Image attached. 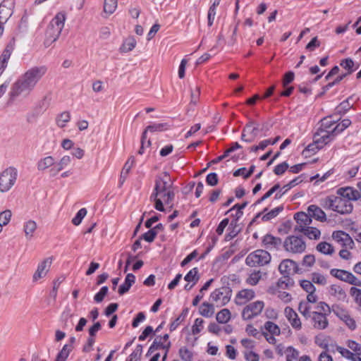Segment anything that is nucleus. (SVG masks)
I'll use <instances>...</instances> for the list:
<instances>
[{
  "instance_id": "obj_1",
  "label": "nucleus",
  "mask_w": 361,
  "mask_h": 361,
  "mask_svg": "<svg viewBox=\"0 0 361 361\" xmlns=\"http://www.w3.org/2000/svg\"><path fill=\"white\" fill-rule=\"evenodd\" d=\"M172 183L169 175L164 172L163 176H158L155 180V186L150 200L154 201L155 209L164 211L163 203L170 204L174 198V192L171 189Z\"/></svg>"
},
{
  "instance_id": "obj_2",
  "label": "nucleus",
  "mask_w": 361,
  "mask_h": 361,
  "mask_svg": "<svg viewBox=\"0 0 361 361\" xmlns=\"http://www.w3.org/2000/svg\"><path fill=\"white\" fill-rule=\"evenodd\" d=\"M66 18V13L59 12L51 20L45 33L44 44L46 47H49L59 39L64 27Z\"/></svg>"
},
{
  "instance_id": "obj_3",
  "label": "nucleus",
  "mask_w": 361,
  "mask_h": 361,
  "mask_svg": "<svg viewBox=\"0 0 361 361\" xmlns=\"http://www.w3.org/2000/svg\"><path fill=\"white\" fill-rule=\"evenodd\" d=\"M323 206L340 214H349L353 211V204L344 197L330 195L324 200Z\"/></svg>"
},
{
  "instance_id": "obj_4",
  "label": "nucleus",
  "mask_w": 361,
  "mask_h": 361,
  "mask_svg": "<svg viewBox=\"0 0 361 361\" xmlns=\"http://www.w3.org/2000/svg\"><path fill=\"white\" fill-rule=\"evenodd\" d=\"M32 87L25 79L20 76L12 85L9 92V97L12 101L16 100L17 98H27L30 96L31 92L34 90Z\"/></svg>"
},
{
  "instance_id": "obj_5",
  "label": "nucleus",
  "mask_w": 361,
  "mask_h": 361,
  "mask_svg": "<svg viewBox=\"0 0 361 361\" xmlns=\"http://www.w3.org/2000/svg\"><path fill=\"white\" fill-rule=\"evenodd\" d=\"M70 159H40L37 164L39 170H47L51 176H56L69 164Z\"/></svg>"
},
{
  "instance_id": "obj_6",
  "label": "nucleus",
  "mask_w": 361,
  "mask_h": 361,
  "mask_svg": "<svg viewBox=\"0 0 361 361\" xmlns=\"http://www.w3.org/2000/svg\"><path fill=\"white\" fill-rule=\"evenodd\" d=\"M47 71L48 67L46 65L34 66L26 70L20 76L35 88Z\"/></svg>"
},
{
  "instance_id": "obj_7",
  "label": "nucleus",
  "mask_w": 361,
  "mask_h": 361,
  "mask_svg": "<svg viewBox=\"0 0 361 361\" xmlns=\"http://www.w3.org/2000/svg\"><path fill=\"white\" fill-rule=\"evenodd\" d=\"M271 259V257L269 252L259 249L247 256L245 263L250 267H260L269 264Z\"/></svg>"
},
{
  "instance_id": "obj_8",
  "label": "nucleus",
  "mask_w": 361,
  "mask_h": 361,
  "mask_svg": "<svg viewBox=\"0 0 361 361\" xmlns=\"http://www.w3.org/2000/svg\"><path fill=\"white\" fill-rule=\"evenodd\" d=\"M231 289L229 287L222 286L215 289L209 296L210 301L217 307L226 305L231 299Z\"/></svg>"
},
{
  "instance_id": "obj_9",
  "label": "nucleus",
  "mask_w": 361,
  "mask_h": 361,
  "mask_svg": "<svg viewBox=\"0 0 361 361\" xmlns=\"http://www.w3.org/2000/svg\"><path fill=\"white\" fill-rule=\"evenodd\" d=\"M283 247L288 252L300 254L305 251L306 243L302 238L290 235L285 239Z\"/></svg>"
},
{
  "instance_id": "obj_10",
  "label": "nucleus",
  "mask_w": 361,
  "mask_h": 361,
  "mask_svg": "<svg viewBox=\"0 0 361 361\" xmlns=\"http://www.w3.org/2000/svg\"><path fill=\"white\" fill-rule=\"evenodd\" d=\"M17 178V171L15 168L9 167L0 173V191H8L15 184Z\"/></svg>"
},
{
  "instance_id": "obj_11",
  "label": "nucleus",
  "mask_w": 361,
  "mask_h": 361,
  "mask_svg": "<svg viewBox=\"0 0 361 361\" xmlns=\"http://www.w3.org/2000/svg\"><path fill=\"white\" fill-rule=\"evenodd\" d=\"M330 274L332 276L337 279L353 285L355 286L361 287V281L359 280L351 272L344 269H332L330 271Z\"/></svg>"
},
{
  "instance_id": "obj_12",
  "label": "nucleus",
  "mask_w": 361,
  "mask_h": 361,
  "mask_svg": "<svg viewBox=\"0 0 361 361\" xmlns=\"http://www.w3.org/2000/svg\"><path fill=\"white\" fill-rule=\"evenodd\" d=\"M264 307V302L257 300L247 305L243 310L242 317L244 320H250L258 316Z\"/></svg>"
},
{
  "instance_id": "obj_13",
  "label": "nucleus",
  "mask_w": 361,
  "mask_h": 361,
  "mask_svg": "<svg viewBox=\"0 0 361 361\" xmlns=\"http://www.w3.org/2000/svg\"><path fill=\"white\" fill-rule=\"evenodd\" d=\"M294 219L296 224L294 226L295 233H301L310 226L312 222L311 216L303 212H299L294 214Z\"/></svg>"
},
{
  "instance_id": "obj_14",
  "label": "nucleus",
  "mask_w": 361,
  "mask_h": 361,
  "mask_svg": "<svg viewBox=\"0 0 361 361\" xmlns=\"http://www.w3.org/2000/svg\"><path fill=\"white\" fill-rule=\"evenodd\" d=\"M255 123L253 121H250L244 127L241 135V140L243 141L251 142L257 138L259 130Z\"/></svg>"
},
{
  "instance_id": "obj_15",
  "label": "nucleus",
  "mask_w": 361,
  "mask_h": 361,
  "mask_svg": "<svg viewBox=\"0 0 361 361\" xmlns=\"http://www.w3.org/2000/svg\"><path fill=\"white\" fill-rule=\"evenodd\" d=\"M52 263V257H47L39 263L37 270L32 276V281L36 282L44 278L49 271Z\"/></svg>"
},
{
  "instance_id": "obj_16",
  "label": "nucleus",
  "mask_w": 361,
  "mask_h": 361,
  "mask_svg": "<svg viewBox=\"0 0 361 361\" xmlns=\"http://www.w3.org/2000/svg\"><path fill=\"white\" fill-rule=\"evenodd\" d=\"M14 1L4 0L0 4V23H6L13 13Z\"/></svg>"
},
{
  "instance_id": "obj_17",
  "label": "nucleus",
  "mask_w": 361,
  "mask_h": 361,
  "mask_svg": "<svg viewBox=\"0 0 361 361\" xmlns=\"http://www.w3.org/2000/svg\"><path fill=\"white\" fill-rule=\"evenodd\" d=\"M322 142V135L319 137L317 134L314 136V142L310 144L303 151L302 156L305 158L310 157L315 154V153L324 145Z\"/></svg>"
},
{
  "instance_id": "obj_18",
  "label": "nucleus",
  "mask_w": 361,
  "mask_h": 361,
  "mask_svg": "<svg viewBox=\"0 0 361 361\" xmlns=\"http://www.w3.org/2000/svg\"><path fill=\"white\" fill-rule=\"evenodd\" d=\"M284 314L293 329L296 330H300L302 329L301 321L298 314L292 307H286L284 310Z\"/></svg>"
},
{
  "instance_id": "obj_19",
  "label": "nucleus",
  "mask_w": 361,
  "mask_h": 361,
  "mask_svg": "<svg viewBox=\"0 0 361 361\" xmlns=\"http://www.w3.org/2000/svg\"><path fill=\"white\" fill-rule=\"evenodd\" d=\"M297 269V263L295 261L289 259L283 260L279 266V270L283 276H289L291 273L296 272Z\"/></svg>"
},
{
  "instance_id": "obj_20",
  "label": "nucleus",
  "mask_w": 361,
  "mask_h": 361,
  "mask_svg": "<svg viewBox=\"0 0 361 361\" xmlns=\"http://www.w3.org/2000/svg\"><path fill=\"white\" fill-rule=\"evenodd\" d=\"M313 326L314 329L323 330L326 329L329 322L325 314L319 312H313L312 316Z\"/></svg>"
},
{
  "instance_id": "obj_21",
  "label": "nucleus",
  "mask_w": 361,
  "mask_h": 361,
  "mask_svg": "<svg viewBox=\"0 0 361 361\" xmlns=\"http://www.w3.org/2000/svg\"><path fill=\"white\" fill-rule=\"evenodd\" d=\"M255 296V291L252 289H243L240 290L235 298V302L238 305H242L253 299Z\"/></svg>"
},
{
  "instance_id": "obj_22",
  "label": "nucleus",
  "mask_w": 361,
  "mask_h": 361,
  "mask_svg": "<svg viewBox=\"0 0 361 361\" xmlns=\"http://www.w3.org/2000/svg\"><path fill=\"white\" fill-rule=\"evenodd\" d=\"M335 314L343 320L350 329H355L356 324L355 320L350 317L348 312L343 308L336 307L334 310Z\"/></svg>"
},
{
  "instance_id": "obj_23",
  "label": "nucleus",
  "mask_w": 361,
  "mask_h": 361,
  "mask_svg": "<svg viewBox=\"0 0 361 361\" xmlns=\"http://www.w3.org/2000/svg\"><path fill=\"white\" fill-rule=\"evenodd\" d=\"M262 243L264 246L269 250L274 249L277 250L281 246L282 240L279 237H275L271 234H267L263 238Z\"/></svg>"
},
{
  "instance_id": "obj_24",
  "label": "nucleus",
  "mask_w": 361,
  "mask_h": 361,
  "mask_svg": "<svg viewBox=\"0 0 361 361\" xmlns=\"http://www.w3.org/2000/svg\"><path fill=\"white\" fill-rule=\"evenodd\" d=\"M280 136H277L274 140L268 139L262 140L257 145L248 147V149L250 152H255L257 154V155H259V153L264 151L269 145L276 144L280 140Z\"/></svg>"
},
{
  "instance_id": "obj_25",
  "label": "nucleus",
  "mask_w": 361,
  "mask_h": 361,
  "mask_svg": "<svg viewBox=\"0 0 361 361\" xmlns=\"http://www.w3.org/2000/svg\"><path fill=\"white\" fill-rule=\"evenodd\" d=\"M332 238L338 243H342L344 246H350L353 241L350 235L344 231H337L332 233Z\"/></svg>"
},
{
  "instance_id": "obj_26",
  "label": "nucleus",
  "mask_w": 361,
  "mask_h": 361,
  "mask_svg": "<svg viewBox=\"0 0 361 361\" xmlns=\"http://www.w3.org/2000/svg\"><path fill=\"white\" fill-rule=\"evenodd\" d=\"M307 211L308 214L311 216V218H314L321 222H324L326 220V214L320 207L317 205H310L307 208Z\"/></svg>"
},
{
  "instance_id": "obj_27",
  "label": "nucleus",
  "mask_w": 361,
  "mask_h": 361,
  "mask_svg": "<svg viewBox=\"0 0 361 361\" xmlns=\"http://www.w3.org/2000/svg\"><path fill=\"white\" fill-rule=\"evenodd\" d=\"M329 293L331 295L341 301H345L347 299V294L344 289L338 284H332L329 287Z\"/></svg>"
},
{
  "instance_id": "obj_28",
  "label": "nucleus",
  "mask_w": 361,
  "mask_h": 361,
  "mask_svg": "<svg viewBox=\"0 0 361 361\" xmlns=\"http://www.w3.org/2000/svg\"><path fill=\"white\" fill-rule=\"evenodd\" d=\"M344 130L345 128H343L341 124L338 123L331 130V131H322L324 133V135H322V142H324V144H328L334 138L336 135L341 133Z\"/></svg>"
},
{
  "instance_id": "obj_29",
  "label": "nucleus",
  "mask_w": 361,
  "mask_h": 361,
  "mask_svg": "<svg viewBox=\"0 0 361 361\" xmlns=\"http://www.w3.org/2000/svg\"><path fill=\"white\" fill-rule=\"evenodd\" d=\"M71 113L68 111H63L57 114L55 117V123L59 128H63L71 121Z\"/></svg>"
},
{
  "instance_id": "obj_30",
  "label": "nucleus",
  "mask_w": 361,
  "mask_h": 361,
  "mask_svg": "<svg viewBox=\"0 0 361 361\" xmlns=\"http://www.w3.org/2000/svg\"><path fill=\"white\" fill-rule=\"evenodd\" d=\"M293 279L289 276L285 275L278 280L275 286H270L269 288H277V290H282L293 286Z\"/></svg>"
},
{
  "instance_id": "obj_31",
  "label": "nucleus",
  "mask_w": 361,
  "mask_h": 361,
  "mask_svg": "<svg viewBox=\"0 0 361 361\" xmlns=\"http://www.w3.org/2000/svg\"><path fill=\"white\" fill-rule=\"evenodd\" d=\"M137 44V41L133 36H128L126 37L121 46L119 48V51L121 53H128L131 51Z\"/></svg>"
},
{
  "instance_id": "obj_32",
  "label": "nucleus",
  "mask_w": 361,
  "mask_h": 361,
  "mask_svg": "<svg viewBox=\"0 0 361 361\" xmlns=\"http://www.w3.org/2000/svg\"><path fill=\"white\" fill-rule=\"evenodd\" d=\"M214 304L208 302L202 303L199 308L200 314L207 318L212 317L214 314Z\"/></svg>"
},
{
  "instance_id": "obj_33",
  "label": "nucleus",
  "mask_w": 361,
  "mask_h": 361,
  "mask_svg": "<svg viewBox=\"0 0 361 361\" xmlns=\"http://www.w3.org/2000/svg\"><path fill=\"white\" fill-rule=\"evenodd\" d=\"M135 276L133 274H128L126 276L124 283L118 288V293L123 295L127 293L132 285L135 283Z\"/></svg>"
},
{
  "instance_id": "obj_34",
  "label": "nucleus",
  "mask_w": 361,
  "mask_h": 361,
  "mask_svg": "<svg viewBox=\"0 0 361 361\" xmlns=\"http://www.w3.org/2000/svg\"><path fill=\"white\" fill-rule=\"evenodd\" d=\"M37 228V223L33 220H28L23 225V231L27 240H30Z\"/></svg>"
},
{
  "instance_id": "obj_35",
  "label": "nucleus",
  "mask_w": 361,
  "mask_h": 361,
  "mask_svg": "<svg viewBox=\"0 0 361 361\" xmlns=\"http://www.w3.org/2000/svg\"><path fill=\"white\" fill-rule=\"evenodd\" d=\"M170 347H171V342L169 341L166 344H164L161 341V338H155L153 343L149 347L148 352H147V355L152 354L155 350H159V349H164V350H166V351H169Z\"/></svg>"
},
{
  "instance_id": "obj_36",
  "label": "nucleus",
  "mask_w": 361,
  "mask_h": 361,
  "mask_svg": "<svg viewBox=\"0 0 361 361\" xmlns=\"http://www.w3.org/2000/svg\"><path fill=\"white\" fill-rule=\"evenodd\" d=\"M118 0H104L103 6V11L105 14L104 17L107 18L113 14L117 8Z\"/></svg>"
},
{
  "instance_id": "obj_37",
  "label": "nucleus",
  "mask_w": 361,
  "mask_h": 361,
  "mask_svg": "<svg viewBox=\"0 0 361 361\" xmlns=\"http://www.w3.org/2000/svg\"><path fill=\"white\" fill-rule=\"evenodd\" d=\"M277 288H269L267 292L271 295H277V297L284 303H288L291 301L292 297L290 294L286 291L277 290Z\"/></svg>"
},
{
  "instance_id": "obj_38",
  "label": "nucleus",
  "mask_w": 361,
  "mask_h": 361,
  "mask_svg": "<svg viewBox=\"0 0 361 361\" xmlns=\"http://www.w3.org/2000/svg\"><path fill=\"white\" fill-rule=\"evenodd\" d=\"M302 180H300V177H297L295 178H294L293 180H292L291 181H290L288 184L285 185L283 187V189H284L283 191H282L281 190H279L278 192L276 193L275 195V197L274 198L276 200H279L280 198H281V197L288 191L289 190L290 188L295 187V185H298Z\"/></svg>"
},
{
  "instance_id": "obj_39",
  "label": "nucleus",
  "mask_w": 361,
  "mask_h": 361,
  "mask_svg": "<svg viewBox=\"0 0 361 361\" xmlns=\"http://www.w3.org/2000/svg\"><path fill=\"white\" fill-rule=\"evenodd\" d=\"M335 124L334 121H331V118H324L322 120L321 127L319 129V131L316 133L318 136H321V135H324V132L331 131V127Z\"/></svg>"
},
{
  "instance_id": "obj_40",
  "label": "nucleus",
  "mask_w": 361,
  "mask_h": 361,
  "mask_svg": "<svg viewBox=\"0 0 361 361\" xmlns=\"http://www.w3.org/2000/svg\"><path fill=\"white\" fill-rule=\"evenodd\" d=\"M302 233L310 240H319L321 236V231L318 228L310 226Z\"/></svg>"
},
{
  "instance_id": "obj_41",
  "label": "nucleus",
  "mask_w": 361,
  "mask_h": 361,
  "mask_svg": "<svg viewBox=\"0 0 361 361\" xmlns=\"http://www.w3.org/2000/svg\"><path fill=\"white\" fill-rule=\"evenodd\" d=\"M316 249L317 251L324 255H331L334 252V247L326 242L319 243L317 245Z\"/></svg>"
},
{
  "instance_id": "obj_42",
  "label": "nucleus",
  "mask_w": 361,
  "mask_h": 361,
  "mask_svg": "<svg viewBox=\"0 0 361 361\" xmlns=\"http://www.w3.org/2000/svg\"><path fill=\"white\" fill-rule=\"evenodd\" d=\"M73 315L74 314L71 312V308L66 307L61 314V320L63 323V328H66L73 324L72 321H69V319H71Z\"/></svg>"
},
{
  "instance_id": "obj_43",
  "label": "nucleus",
  "mask_w": 361,
  "mask_h": 361,
  "mask_svg": "<svg viewBox=\"0 0 361 361\" xmlns=\"http://www.w3.org/2000/svg\"><path fill=\"white\" fill-rule=\"evenodd\" d=\"M216 321L221 324H226L231 319V312L228 309H223L216 316Z\"/></svg>"
},
{
  "instance_id": "obj_44",
  "label": "nucleus",
  "mask_w": 361,
  "mask_h": 361,
  "mask_svg": "<svg viewBox=\"0 0 361 361\" xmlns=\"http://www.w3.org/2000/svg\"><path fill=\"white\" fill-rule=\"evenodd\" d=\"M263 329L271 335H279L281 333L279 326L269 321L264 323Z\"/></svg>"
},
{
  "instance_id": "obj_45",
  "label": "nucleus",
  "mask_w": 361,
  "mask_h": 361,
  "mask_svg": "<svg viewBox=\"0 0 361 361\" xmlns=\"http://www.w3.org/2000/svg\"><path fill=\"white\" fill-rule=\"evenodd\" d=\"M184 279L188 282H193V285H195L200 279L198 275V269L195 267L189 271V272L185 276Z\"/></svg>"
},
{
  "instance_id": "obj_46",
  "label": "nucleus",
  "mask_w": 361,
  "mask_h": 361,
  "mask_svg": "<svg viewBox=\"0 0 361 361\" xmlns=\"http://www.w3.org/2000/svg\"><path fill=\"white\" fill-rule=\"evenodd\" d=\"M166 126V124L164 123H156L152 126H148L144 132L142 133L143 138L147 139V134L148 132L150 133H154V132H159L163 130L164 127Z\"/></svg>"
},
{
  "instance_id": "obj_47",
  "label": "nucleus",
  "mask_w": 361,
  "mask_h": 361,
  "mask_svg": "<svg viewBox=\"0 0 361 361\" xmlns=\"http://www.w3.org/2000/svg\"><path fill=\"white\" fill-rule=\"evenodd\" d=\"M283 206L277 207L271 209L270 212L264 214L262 216V219L264 221H268L272 219L273 218L276 217V216H278L279 214L283 211Z\"/></svg>"
},
{
  "instance_id": "obj_48",
  "label": "nucleus",
  "mask_w": 361,
  "mask_h": 361,
  "mask_svg": "<svg viewBox=\"0 0 361 361\" xmlns=\"http://www.w3.org/2000/svg\"><path fill=\"white\" fill-rule=\"evenodd\" d=\"M262 278V273L260 271H254L251 273L248 278L246 279L247 283L251 286L257 285Z\"/></svg>"
},
{
  "instance_id": "obj_49",
  "label": "nucleus",
  "mask_w": 361,
  "mask_h": 361,
  "mask_svg": "<svg viewBox=\"0 0 361 361\" xmlns=\"http://www.w3.org/2000/svg\"><path fill=\"white\" fill-rule=\"evenodd\" d=\"M311 281L312 283L321 286H325L327 283V280L325 276L318 272H313L311 274Z\"/></svg>"
},
{
  "instance_id": "obj_50",
  "label": "nucleus",
  "mask_w": 361,
  "mask_h": 361,
  "mask_svg": "<svg viewBox=\"0 0 361 361\" xmlns=\"http://www.w3.org/2000/svg\"><path fill=\"white\" fill-rule=\"evenodd\" d=\"M188 312V308L184 309L181 314L170 325V330L174 331L178 325L185 319Z\"/></svg>"
},
{
  "instance_id": "obj_51",
  "label": "nucleus",
  "mask_w": 361,
  "mask_h": 361,
  "mask_svg": "<svg viewBox=\"0 0 361 361\" xmlns=\"http://www.w3.org/2000/svg\"><path fill=\"white\" fill-rule=\"evenodd\" d=\"M340 65L345 70H347V74L348 75H350L352 73L354 72L355 71V68H354V61L348 58V59H343L341 61Z\"/></svg>"
},
{
  "instance_id": "obj_52",
  "label": "nucleus",
  "mask_w": 361,
  "mask_h": 361,
  "mask_svg": "<svg viewBox=\"0 0 361 361\" xmlns=\"http://www.w3.org/2000/svg\"><path fill=\"white\" fill-rule=\"evenodd\" d=\"M11 216L12 213L9 209L0 212V225L2 226H6L10 222Z\"/></svg>"
},
{
  "instance_id": "obj_53",
  "label": "nucleus",
  "mask_w": 361,
  "mask_h": 361,
  "mask_svg": "<svg viewBox=\"0 0 361 361\" xmlns=\"http://www.w3.org/2000/svg\"><path fill=\"white\" fill-rule=\"evenodd\" d=\"M299 312L305 317H310V307L307 302L301 301L298 306Z\"/></svg>"
},
{
  "instance_id": "obj_54",
  "label": "nucleus",
  "mask_w": 361,
  "mask_h": 361,
  "mask_svg": "<svg viewBox=\"0 0 361 361\" xmlns=\"http://www.w3.org/2000/svg\"><path fill=\"white\" fill-rule=\"evenodd\" d=\"M351 107L352 105L349 103L348 100L347 99L341 102L336 108V112L339 115H342L345 114Z\"/></svg>"
},
{
  "instance_id": "obj_55",
  "label": "nucleus",
  "mask_w": 361,
  "mask_h": 361,
  "mask_svg": "<svg viewBox=\"0 0 361 361\" xmlns=\"http://www.w3.org/2000/svg\"><path fill=\"white\" fill-rule=\"evenodd\" d=\"M350 294L354 298L355 302L361 307V290L356 287H351Z\"/></svg>"
},
{
  "instance_id": "obj_56",
  "label": "nucleus",
  "mask_w": 361,
  "mask_h": 361,
  "mask_svg": "<svg viewBox=\"0 0 361 361\" xmlns=\"http://www.w3.org/2000/svg\"><path fill=\"white\" fill-rule=\"evenodd\" d=\"M87 212L85 208L80 209L78 212L75 217L72 219L73 224H74L75 226H78L79 224H80L82 219L86 216Z\"/></svg>"
},
{
  "instance_id": "obj_57",
  "label": "nucleus",
  "mask_w": 361,
  "mask_h": 361,
  "mask_svg": "<svg viewBox=\"0 0 361 361\" xmlns=\"http://www.w3.org/2000/svg\"><path fill=\"white\" fill-rule=\"evenodd\" d=\"M286 360H295L298 359L299 356V352L298 350L295 349L292 346H289L287 348L286 350Z\"/></svg>"
},
{
  "instance_id": "obj_58",
  "label": "nucleus",
  "mask_w": 361,
  "mask_h": 361,
  "mask_svg": "<svg viewBox=\"0 0 361 361\" xmlns=\"http://www.w3.org/2000/svg\"><path fill=\"white\" fill-rule=\"evenodd\" d=\"M254 169H255L254 166H251L248 171H247V169L244 167L239 169L233 173V176H242L245 178H247L252 173Z\"/></svg>"
},
{
  "instance_id": "obj_59",
  "label": "nucleus",
  "mask_w": 361,
  "mask_h": 361,
  "mask_svg": "<svg viewBox=\"0 0 361 361\" xmlns=\"http://www.w3.org/2000/svg\"><path fill=\"white\" fill-rule=\"evenodd\" d=\"M300 284L302 289L305 290L307 293L315 292L316 290V288L313 285L312 281L302 280L300 281Z\"/></svg>"
},
{
  "instance_id": "obj_60",
  "label": "nucleus",
  "mask_w": 361,
  "mask_h": 361,
  "mask_svg": "<svg viewBox=\"0 0 361 361\" xmlns=\"http://www.w3.org/2000/svg\"><path fill=\"white\" fill-rule=\"evenodd\" d=\"M134 159H128L121 171V178L123 177H124V179L126 178V176H128V173L130 172L131 168L134 166Z\"/></svg>"
},
{
  "instance_id": "obj_61",
  "label": "nucleus",
  "mask_w": 361,
  "mask_h": 361,
  "mask_svg": "<svg viewBox=\"0 0 361 361\" xmlns=\"http://www.w3.org/2000/svg\"><path fill=\"white\" fill-rule=\"evenodd\" d=\"M109 288L107 286H103L100 290L94 295V300L96 302H101L103 301L104 297L108 293Z\"/></svg>"
},
{
  "instance_id": "obj_62",
  "label": "nucleus",
  "mask_w": 361,
  "mask_h": 361,
  "mask_svg": "<svg viewBox=\"0 0 361 361\" xmlns=\"http://www.w3.org/2000/svg\"><path fill=\"white\" fill-rule=\"evenodd\" d=\"M179 355L184 361H192V353L186 348H181L179 350Z\"/></svg>"
},
{
  "instance_id": "obj_63",
  "label": "nucleus",
  "mask_w": 361,
  "mask_h": 361,
  "mask_svg": "<svg viewBox=\"0 0 361 361\" xmlns=\"http://www.w3.org/2000/svg\"><path fill=\"white\" fill-rule=\"evenodd\" d=\"M204 320L197 318L195 320V323L192 327V331L194 335L199 334L203 327Z\"/></svg>"
},
{
  "instance_id": "obj_64",
  "label": "nucleus",
  "mask_w": 361,
  "mask_h": 361,
  "mask_svg": "<svg viewBox=\"0 0 361 361\" xmlns=\"http://www.w3.org/2000/svg\"><path fill=\"white\" fill-rule=\"evenodd\" d=\"M244 357L247 361H259V355L252 350H247L244 352Z\"/></svg>"
}]
</instances>
